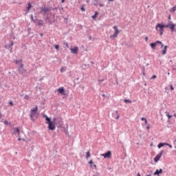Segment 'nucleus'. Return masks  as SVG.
Masks as SVG:
<instances>
[{
	"instance_id": "de8ad7c7",
	"label": "nucleus",
	"mask_w": 176,
	"mask_h": 176,
	"mask_svg": "<svg viewBox=\"0 0 176 176\" xmlns=\"http://www.w3.org/2000/svg\"><path fill=\"white\" fill-rule=\"evenodd\" d=\"M94 167L96 168V167H97V165L94 164Z\"/></svg>"
},
{
	"instance_id": "f257e3e1",
	"label": "nucleus",
	"mask_w": 176,
	"mask_h": 176,
	"mask_svg": "<svg viewBox=\"0 0 176 176\" xmlns=\"http://www.w3.org/2000/svg\"><path fill=\"white\" fill-rule=\"evenodd\" d=\"M43 116V118H45V120L47 121L45 123L46 124H48L49 130H56V126H57V124H56V118L52 121V120L47 117V116L44 114Z\"/></svg>"
},
{
	"instance_id": "473e14b6",
	"label": "nucleus",
	"mask_w": 176,
	"mask_h": 176,
	"mask_svg": "<svg viewBox=\"0 0 176 176\" xmlns=\"http://www.w3.org/2000/svg\"><path fill=\"white\" fill-rule=\"evenodd\" d=\"M63 45L65 46H66V47H67V49H68V47H69V46L68 45V43H64Z\"/></svg>"
},
{
	"instance_id": "72a5a7b5",
	"label": "nucleus",
	"mask_w": 176,
	"mask_h": 176,
	"mask_svg": "<svg viewBox=\"0 0 176 176\" xmlns=\"http://www.w3.org/2000/svg\"><path fill=\"white\" fill-rule=\"evenodd\" d=\"M124 102H131V100H129V99H125L124 100Z\"/></svg>"
},
{
	"instance_id": "c756f323",
	"label": "nucleus",
	"mask_w": 176,
	"mask_h": 176,
	"mask_svg": "<svg viewBox=\"0 0 176 176\" xmlns=\"http://www.w3.org/2000/svg\"><path fill=\"white\" fill-rule=\"evenodd\" d=\"M141 120H142V121H144V120L145 124H148V120H146V118H142Z\"/></svg>"
},
{
	"instance_id": "6e6552de",
	"label": "nucleus",
	"mask_w": 176,
	"mask_h": 176,
	"mask_svg": "<svg viewBox=\"0 0 176 176\" xmlns=\"http://www.w3.org/2000/svg\"><path fill=\"white\" fill-rule=\"evenodd\" d=\"M70 52L73 54H78V52H79V48L78 47H74V48H70Z\"/></svg>"
},
{
	"instance_id": "2f4dec72",
	"label": "nucleus",
	"mask_w": 176,
	"mask_h": 176,
	"mask_svg": "<svg viewBox=\"0 0 176 176\" xmlns=\"http://www.w3.org/2000/svg\"><path fill=\"white\" fill-rule=\"evenodd\" d=\"M24 99H25V100H30V96H29L28 95H25V96H24Z\"/></svg>"
},
{
	"instance_id": "c9c22d12",
	"label": "nucleus",
	"mask_w": 176,
	"mask_h": 176,
	"mask_svg": "<svg viewBox=\"0 0 176 176\" xmlns=\"http://www.w3.org/2000/svg\"><path fill=\"white\" fill-rule=\"evenodd\" d=\"M170 90H174V87H173V85H170Z\"/></svg>"
},
{
	"instance_id": "3c124183",
	"label": "nucleus",
	"mask_w": 176,
	"mask_h": 176,
	"mask_svg": "<svg viewBox=\"0 0 176 176\" xmlns=\"http://www.w3.org/2000/svg\"><path fill=\"white\" fill-rule=\"evenodd\" d=\"M112 1H113V0H109V2H112Z\"/></svg>"
},
{
	"instance_id": "c03bdc74",
	"label": "nucleus",
	"mask_w": 176,
	"mask_h": 176,
	"mask_svg": "<svg viewBox=\"0 0 176 176\" xmlns=\"http://www.w3.org/2000/svg\"><path fill=\"white\" fill-rule=\"evenodd\" d=\"M18 141H21V138H19Z\"/></svg>"
},
{
	"instance_id": "a878e982",
	"label": "nucleus",
	"mask_w": 176,
	"mask_h": 176,
	"mask_svg": "<svg viewBox=\"0 0 176 176\" xmlns=\"http://www.w3.org/2000/svg\"><path fill=\"white\" fill-rule=\"evenodd\" d=\"M172 22H169L167 25H164V28H170V24Z\"/></svg>"
},
{
	"instance_id": "dca6fc26",
	"label": "nucleus",
	"mask_w": 176,
	"mask_h": 176,
	"mask_svg": "<svg viewBox=\"0 0 176 176\" xmlns=\"http://www.w3.org/2000/svg\"><path fill=\"white\" fill-rule=\"evenodd\" d=\"M164 145H168V143H160L157 146V148H162V146H164Z\"/></svg>"
},
{
	"instance_id": "09e8293b",
	"label": "nucleus",
	"mask_w": 176,
	"mask_h": 176,
	"mask_svg": "<svg viewBox=\"0 0 176 176\" xmlns=\"http://www.w3.org/2000/svg\"><path fill=\"white\" fill-rule=\"evenodd\" d=\"M168 19H169V20H171V16H168Z\"/></svg>"
},
{
	"instance_id": "37998d69",
	"label": "nucleus",
	"mask_w": 176,
	"mask_h": 176,
	"mask_svg": "<svg viewBox=\"0 0 176 176\" xmlns=\"http://www.w3.org/2000/svg\"><path fill=\"white\" fill-rule=\"evenodd\" d=\"M167 146H169V148H173V146H171L170 144H168V145H167Z\"/></svg>"
},
{
	"instance_id": "a18cd8bd",
	"label": "nucleus",
	"mask_w": 176,
	"mask_h": 176,
	"mask_svg": "<svg viewBox=\"0 0 176 176\" xmlns=\"http://www.w3.org/2000/svg\"><path fill=\"white\" fill-rule=\"evenodd\" d=\"M1 118H2V114L1 113V111H0V119Z\"/></svg>"
},
{
	"instance_id": "603ef678",
	"label": "nucleus",
	"mask_w": 176,
	"mask_h": 176,
	"mask_svg": "<svg viewBox=\"0 0 176 176\" xmlns=\"http://www.w3.org/2000/svg\"><path fill=\"white\" fill-rule=\"evenodd\" d=\"M147 130H149V126H147Z\"/></svg>"
},
{
	"instance_id": "b1692460",
	"label": "nucleus",
	"mask_w": 176,
	"mask_h": 176,
	"mask_svg": "<svg viewBox=\"0 0 176 176\" xmlns=\"http://www.w3.org/2000/svg\"><path fill=\"white\" fill-rule=\"evenodd\" d=\"M65 71H67V67H63L60 69V72H65Z\"/></svg>"
},
{
	"instance_id": "1a4fd4ad",
	"label": "nucleus",
	"mask_w": 176,
	"mask_h": 176,
	"mask_svg": "<svg viewBox=\"0 0 176 176\" xmlns=\"http://www.w3.org/2000/svg\"><path fill=\"white\" fill-rule=\"evenodd\" d=\"M93 3L95 6H98V5H99L100 8H104V4L98 3V0H94Z\"/></svg>"
},
{
	"instance_id": "6ab92c4d",
	"label": "nucleus",
	"mask_w": 176,
	"mask_h": 176,
	"mask_svg": "<svg viewBox=\"0 0 176 176\" xmlns=\"http://www.w3.org/2000/svg\"><path fill=\"white\" fill-rule=\"evenodd\" d=\"M175 10H176V6H175L174 7H173L172 8L170 9V12L174 13V12H175Z\"/></svg>"
},
{
	"instance_id": "f8f14e48",
	"label": "nucleus",
	"mask_w": 176,
	"mask_h": 176,
	"mask_svg": "<svg viewBox=\"0 0 176 176\" xmlns=\"http://www.w3.org/2000/svg\"><path fill=\"white\" fill-rule=\"evenodd\" d=\"M169 28L171 30L172 32H174L175 28V24H173V22L170 23Z\"/></svg>"
},
{
	"instance_id": "20e7f679",
	"label": "nucleus",
	"mask_w": 176,
	"mask_h": 176,
	"mask_svg": "<svg viewBox=\"0 0 176 176\" xmlns=\"http://www.w3.org/2000/svg\"><path fill=\"white\" fill-rule=\"evenodd\" d=\"M113 30H115V33L113 35L110 36L111 39H115V38L118 37L119 34V30L118 29V26H113Z\"/></svg>"
},
{
	"instance_id": "864d4df0",
	"label": "nucleus",
	"mask_w": 176,
	"mask_h": 176,
	"mask_svg": "<svg viewBox=\"0 0 176 176\" xmlns=\"http://www.w3.org/2000/svg\"><path fill=\"white\" fill-rule=\"evenodd\" d=\"M41 36H43V34H41Z\"/></svg>"
},
{
	"instance_id": "412c9836",
	"label": "nucleus",
	"mask_w": 176,
	"mask_h": 176,
	"mask_svg": "<svg viewBox=\"0 0 176 176\" xmlns=\"http://www.w3.org/2000/svg\"><path fill=\"white\" fill-rule=\"evenodd\" d=\"M97 16H98V12H95L94 15L92 16V19H97Z\"/></svg>"
},
{
	"instance_id": "5701e85b",
	"label": "nucleus",
	"mask_w": 176,
	"mask_h": 176,
	"mask_svg": "<svg viewBox=\"0 0 176 176\" xmlns=\"http://www.w3.org/2000/svg\"><path fill=\"white\" fill-rule=\"evenodd\" d=\"M19 69H22V71H24V65L23 63H21Z\"/></svg>"
},
{
	"instance_id": "c85d7f7f",
	"label": "nucleus",
	"mask_w": 176,
	"mask_h": 176,
	"mask_svg": "<svg viewBox=\"0 0 176 176\" xmlns=\"http://www.w3.org/2000/svg\"><path fill=\"white\" fill-rule=\"evenodd\" d=\"M15 64H21V63H23V60H15L14 61Z\"/></svg>"
},
{
	"instance_id": "58836bf2",
	"label": "nucleus",
	"mask_w": 176,
	"mask_h": 176,
	"mask_svg": "<svg viewBox=\"0 0 176 176\" xmlns=\"http://www.w3.org/2000/svg\"><path fill=\"white\" fill-rule=\"evenodd\" d=\"M156 78H157L156 75H154L152 76L151 79H156Z\"/></svg>"
},
{
	"instance_id": "0eeeda50",
	"label": "nucleus",
	"mask_w": 176,
	"mask_h": 176,
	"mask_svg": "<svg viewBox=\"0 0 176 176\" xmlns=\"http://www.w3.org/2000/svg\"><path fill=\"white\" fill-rule=\"evenodd\" d=\"M163 156V151H162L158 155H156V157L154 159V162H157L160 160V157Z\"/></svg>"
},
{
	"instance_id": "9b49d317",
	"label": "nucleus",
	"mask_w": 176,
	"mask_h": 176,
	"mask_svg": "<svg viewBox=\"0 0 176 176\" xmlns=\"http://www.w3.org/2000/svg\"><path fill=\"white\" fill-rule=\"evenodd\" d=\"M13 130L12 134L20 135V129L19 128H14Z\"/></svg>"
},
{
	"instance_id": "39448f33",
	"label": "nucleus",
	"mask_w": 176,
	"mask_h": 176,
	"mask_svg": "<svg viewBox=\"0 0 176 176\" xmlns=\"http://www.w3.org/2000/svg\"><path fill=\"white\" fill-rule=\"evenodd\" d=\"M157 43H160L161 45V47H163V46H164L163 45V43H162L161 41H156L155 43H150V46L151 48H153V50L156 49V45H157Z\"/></svg>"
},
{
	"instance_id": "aec40b11",
	"label": "nucleus",
	"mask_w": 176,
	"mask_h": 176,
	"mask_svg": "<svg viewBox=\"0 0 176 176\" xmlns=\"http://www.w3.org/2000/svg\"><path fill=\"white\" fill-rule=\"evenodd\" d=\"M18 71H19V74L25 73V69H23H23H19Z\"/></svg>"
},
{
	"instance_id": "4468645a",
	"label": "nucleus",
	"mask_w": 176,
	"mask_h": 176,
	"mask_svg": "<svg viewBox=\"0 0 176 176\" xmlns=\"http://www.w3.org/2000/svg\"><path fill=\"white\" fill-rule=\"evenodd\" d=\"M41 10H43V12H44L45 13H47V12L50 10V8L47 7H41Z\"/></svg>"
},
{
	"instance_id": "f03ea898",
	"label": "nucleus",
	"mask_w": 176,
	"mask_h": 176,
	"mask_svg": "<svg viewBox=\"0 0 176 176\" xmlns=\"http://www.w3.org/2000/svg\"><path fill=\"white\" fill-rule=\"evenodd\" d=\"M155 30L157 32H160V34L163 35V32H164V25L162 23H157L155 26Z\"/></svg>"
},
{
	"instance_id": "8fccbe9b",
	"label": "nucleus",
	"mask_w": 176,
	"mask_h": 176,
	"mask_svg": "<svg viewBox=\"0 0 176 176\" xmlns=\"http://www.w3.org/2000/svg\"><path fill=\"white\" fill-rule=\"evenodd\" d=\"M138 176H141V174H140V173H138Z\"/></svg>"
},
{
	"instance_id": "7c9ffc66",
	"label": "nucleus",
	"mask_w": 176,
	"mask_h": 176,
	"mask_svg": "<svg viewBox=\"0 0 176 176\" xmlns=\"http://www.w3.org/2000/svg\"><path fill=\"white\" fill-rule=\"evenodd\" d=\"M54 47L56 50H58V49H60V46L58 45H55Z\"/></svg>"
},
{
	"instance_id": "4be33fe9",
	"label": "nucleus",
	"mask_w": 176,
	"mask_h": 176,
	"mask_svg": "<svg viewBox=\"0 0 176 176\" xmlns=\"http://www.w3.org/2000/svg\"><path fill=\"white\" fill-rule=\"evenodd\" d=\"M166 116L168 118V120L171 119V118H173V116L170 115L168 113V112H166Z\"/></svg>"
},
{
	"instance_id": "4c0bfd02",
	"label": "nucleus",
	"mask_w": 176,
	"mask_h": 176,
	"mask_svg": "<svg viewBox=\"0 0 176 176\" xmlns=\"http://www.w3.org/2000/svg\"><path fill=\"white\" fill-rule=\"evenodd\" d=\"M61 126H63V123H59V124L57 125L58 127H61Z\"/></svg>"
},
{
	"instance_id": "7ed1b4c3",
	"label": "nucleus",
	"mask_w": 176,
	"mask_h": 176,
	"mask_svg": "<svg viewBox=\"0 0 176 176\" xmlns=\"http://www.w3.org/2000/svg\"><path fill=\"white\" fill-rule=\"evenodd\" d=\"M36 115H38V106H36L35 108L32 109L30 111V116L31 120H33V121L35 120L34 119V117Z\"/></svg>"
},
{
	"instance_id": "ddd939ff",
	"label": "nucleus",
	"mask_w": 176,
	"mask_h": 176,
	"mask_svg": "<svg viewBox=\"0 0 176 176\" xmlns=\"http://www.w3.org/2000/svg\"><path fill=\"white\" fill-rule=\"evenodd\" d=\"M163 173L162 169H157L156 171L154 173V175H159L160 174H162Z\"/></svg>"
},
{
	"instance_id": "cd10ccee",
	"label": "nucleus",
	"mask_w": 176,
	"mask_h": 176,
	"mask_svg": "<svg viewBox=\"0 0 176 176\" xmlns=\"http://www.w3.org/2000/svg\"><path fill=\"white\" fill-rule=\"evenodd\" d=\"M90 157V151H87L86 153V159H89Z\"/></svg>"
},
{
	"instance_id": "423d86ee",
	"label": "nucleus",
	"mask_w": 176,
	"mask_h": 176,
	"mask_svg": "<svg viewBox=\"0 0 176 176\" xmlns=\"http://www.w3.org/2000/svg\"><path fill=\"white\" fill-rule=\"evenodd\" d=\"M101 156H103L104 159H111V157H112V153L111 152V151H109L104 154H101Z\"/></svg>"
},
{
	"instance_id": "a19ab883",
	"label": "nucleus",
	"mask_w": 176,
	"mask_h": 176,
	"mask_svg": "<svg viewBox=\"0 0 176 176\" xmlns=\"http://www.w3.org/2000/svg\"><path fill=\"white\" fill-rule=\"evenodd\" d=\"M10 46H13V41H10Z\"/></svg>"
},
{
	"instance_id": "2eb2a0df",
	"label": "nucleus",
	"mask_w": 176,
	"mask_h": 176,
	"mask_svg": "<svg viewBox=\"0 0 176 176\" xmlns=\"http://www.w3.org/2000/svg\"><path fill=\"white\" fill-rule=\"evenodd\" d=\"M31 8H32L31 3H28L26 13H30V10H31Z\"/></svg>"
},
{
	"instance_id": "9d476101",
	"label": "nucleus",
	"mask_w": 176,
	"mask_h": 176,
	"mask_svg": "<svg viewBox=\"0 0 176 176\" xmlns=\"http://www.w3.org/2000/svg\"><path fill=\"white\" fill-rule=\"evenodd\" d=\"M58 93H60V94H62V96H65L64 87H60L59 89H58Z\"/></svg>"
},
{
	"instance_id": "e433bc0d",
	"label": "nucleus",
	"mask_w": 176,
	"mask_h": 176,
	"mask_svg": "<svg viewBox=\"0 0 176 176\" xmlns=\"http://www.w3.org/2000/svg\"><path fill=\"white\" fill-rule=\"evenodd\" d=\"M4 124H6V125H8V124H9V122L8 121H4Z\"/></svg>"
},
{
	"instance_id": "f704fd0d",
	"label": "nucleus",
	"mask_w": 176,
	"mask_h": 176,
	"mask_svg": "<svg viewBox=\"0 0 176 176\" xmlns=\"http://www.w3.org/2000/svg\"><path fill=\"white\" fill-rule=\"evenodd\" d=\"M9 105H10V107H13V102H12V101H10V102H9Z\"/></svg>"
},
{
	"instance_id": "49530a36",
	"label": "nucleus",
	"mask_w": 176,
	"mask_h": 176,
	"mask_svg": "<svg viewBox=\"0 0 176 176\" xmlns=\"http://www.w3.org/2000/svg\"><path fill=\"white\" fill-rule=\"evenodd\" d=\"M65 2V0H62V3H64Z\"/></svg>"
},
{
	"instance_id": "5fc2aeb1",
	"label": "nucleus",
	"mask_w": 176,
	"mask_h": 176,
	"mask_svg": "<svg viewBox=\"0 0 176 176\" xmlns=\"http://www.w3.org/2000/svg\"><path fill=\"white\" fill-rule=\"evenodd\" d=\"M91 167H93V165H91Z\"/></svg>"
},
{
	"instance_id": "ea45409f",
	"label": "nucleus",
	"mask_w": 176,
	"mask_h": 176,
	"mask_svg": "<svg viewBox=\"0 0 176 176\" xmlns=\"http://www.w3.org/2000/svg\"><path fill=\"white\" fill-rule=\"evenodd\" d=\"M89 164H93V160H91L89 162Z\"/></svg>"
},
{
	"instance_id": "393cba45",
	"label": "nucleus",
	"mask_w": 176,
	"mask_h": 176,
	"mask_svg": "<svg viewBox=\"0 0 176 176\" xmlns=\"http://www.w3.org/2000/svg\"><path fill=\"white\" fill-rule=\"evenodd\" d=\"M85 4L82 5V7L80 8V10H82V12H85L86 11V9H85Z\"/></svg>"
},
{
	"instance_id": "79ce46f5",
	"label": "nucleus",
	"mask_w": 176,
	"mask_h": 176,
	"mask_svg": "<svg viewBox=\"0 0 176 176\" xmlns=\"http://www.w3.org/2000/svg\"><path fill=\"white\" fill-rule=\"evenodd\" d=\"M146 42H148V36L145 37Z\"/></svg>"
},
{
	"instance_id": "a211bd4d",
	"label": "nucleus",
	"mask_w": 176,
	"mask_h": 176,
	"mask_svg": "<svg viewBox=\"0 0 176 176\" xmlns=\"http://www.w3.org/2000/svg\"><path fill=\"white\" fill-rule=\"evenodd\" d=\"M167 53V45H166L162 50V54H166Z\"/></svg>"
},
{
	"instance_id": "bb28decb",
	"label": "nucleus",
	"mask_w": 176,
	"mask_h": 176,
	"mask_svg": "<svg viewBox=\"0 0 176 176\" xmlns=\"http://www.w3.org/2000/svg\"><path fill=\"white\" fill-rule=\"evenodd\" d=\"M38 25H43V20H39L38 22Z\"/></svg>"
},
{
	"instance_id": "f3484780",
	"label": "nucleus",
	"mask_w": 176,
	"mask_h": 176,
	"mask_svg": "<svg viewBox=\"0 0 176 176\" xmlns=\"http://www.w3.org/2000/svg\"><path fill=\"white\" fill-rule=\"evenodd\" d=\"M115 115H117L116 117V119L118 120V119H119V118H120L119 114H118V111H116L115 113L113 114V118H115Z\"/></svg>"
}]
</instances>
